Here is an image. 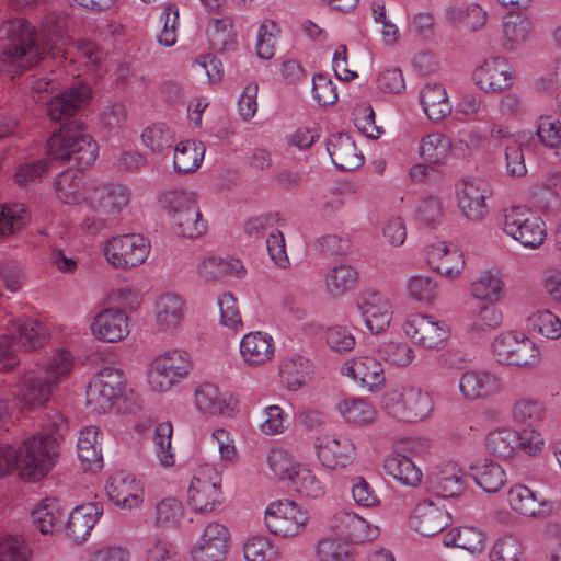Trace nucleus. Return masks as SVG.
Listing matches in <instances>:
<instances>
[{
	"mask_svg": "<svg viewBox=\"0 0 561 561\" xmlns=\"http://www.w3.org/2000/svg\"><path fill=\"white\" fill-rule=\"evenodd\" d=\"M431 489L442 497H454L465 489L463 473L456 463H447L428 477Z\"/></svg>",
	"mask_w": 561,
	"mask_h": 561,
	"instance_id": "nucleus-29",
	"label": "nucleus"
},
{
	"mask_svg": "<svg viewBox=\"0 0 561 561\" xmlns=\"http://www.w3.org/2000/svg\"><path fill=\"white\" fill-rule=\"evenodd\" d=\"M383 469L402 484L416 486L422 480V471L405 455L394 454L386 458Z\"/></svg>",
	"mask_w": 561,
	"mask_h": 561,
	"instance_id": "nucleus-41",
	"label": "nucleus"
},
{
	"mask_svg": "<svg viewBox=\"0 0 561 561\" xmlns=\"http://www.w3.org/2000/svg\"><path fill=\"white\" fill-rule=\"evenodd\" d=\"M472 78L476 84L488 93L501 92L513 84L511 66L502 57H492L477 67Z\"/></svg>",
	"mask_w": 561,
	"mask_h": 561,
	"instance_id": "nucleus-19",
	"label": "nucleus"
},
{
	"mask_svg": "<svg viewBox=\"0 0 561 561\" xmlns=\"http://www.w3.org/2000/svg\"><path fill=\"white\" fill-rule=\"evenodd\" d=\"M507 501L514 512L526 517L546 516L553 510L551 501L538 499L535 492L522 484L510 489Z\"/></svg>",
	"mask_w": 561,
	"mask_h": 561,
	"instance_id": "nucleus-24",
	"label": "nucleus"
},
{
	"mask_svg": "<svg viewBox=\"0 0 561 561\" xmlns=\"http://www.w3.org/2000/svg\"><path fill=\"white\" fill-rule=\"evenodd\" d=\"M66 512L56 499H46L32 511V520L42 534H54L62 528Z\"/></svg>",
	"mask_w": 561,
	"mask_h": 561,
	"instance_id": "nucleus-38",
	"label": "nucleus"
},
{
	"mask_svg": "<svg viewBox=\"0 0 561 561\" xmlns=\"http://www.w3.org/2000/svg\"><path fill=\"white\" fill-rule=\"evenodd\" d=\"M531 32V22L520 15H508L504 22L503 46L514 50L517 44L525 42Z\"/></svg>",
	"mask_w": 561,
	"mask_h": 561,
	"instance_id": "nucleus-52",
	"label": "nucleus"
},
{
	"mask_svg": "<svg viewBox=\"0 0 561 561\" xmlns=\"http://www.w3.org/2000/svg\"><path fill=\"white\" fill-rule=\"evenodd\" d=\"M141 139L152 152H161L172 146L173 133L164 124H156L142 131Z\"/></svg>",
	"mask_w": 561,
	"mask_h": 561,
	"instance_id": "nucleus-62",
	"label": "nucleus"
},
{
	"mask_svg": "<svg viewBox=\"0 0 561 561\" xmlns=\"http://www.w3.org/2000/svg\"><path fill=\"white\" fill-rule=\"evenodd\" d=\"M332 527L353 543L371 540L379 534L378 527H371L359 515L344 511L335 514Z\"/></svg>",
	"mask_w": 561,
	"mask_h": 561,
	"instance_id": "nucleus-28",
	"label": "nucleus"
},
{
	"mask_svg": "<svg viewBox=\"0 0 561 561\" xmlns=\"http://www.w3.org/2000/svg\"><path fill=\"white\" fill-rule=\"evenodd\" d=\"M491 196L489 184L482 180L463 181L458 190V206L470 221H481L489 214L486 199Z\"/></svg>",
	"mask_w": 561,
	"mask_h": 561,
	"instance_id": "nucleus-18",
	"label": "nucleus"
},
{
	"mask_svg": "<svg viewBox=\"0 0 561 561\" xmlns=\"http://www.w3.org/2000/svg\"><path fill=\"white\" fill-rule=\"evenodd\" d=\"M173 427L170 422H163L156 426L153 443L160 463L164 467L174 465V454L171 451V438Z\"/></svg>",
	"mask_w": 561,
	"mask_h": 561,
	"instance_id": "nucleus-61",
	"label": "nucleus"
},
{
	"mask_svg": "<svg viewBox=\"0 0 561 561\" xmlns=\"http://www.w3.org/2000/svg\"><path fill=\"white\" fill-rule=\"evenodd\" d=\"M247 561H277L279 552L268 538L252 537L243 547Z\"/></svg>",
	"mask_w": 561,
	"mask_h": 561,
	"instance_id": "nucleus-58",
	"label": "nucleus"
},
{
	"mask_svg": "<svg viewBox=\"0 0 561 561\" xmlns=\"http://www.w3.org/2000/svg\"><path fill=\"white\" fill-rule=\"evenodd\" d=\"M339 411L347 422L355 424H368L376 415L369 403L356 398L344 399L339 404Z\"/></svg>",
	"mask_w": 561,
	"mask_h": 561,
	"instance_id": "nucleus-54",
	"label": "nucleus"
},
{
	"mask_svg": "<svg viewBox=\"0 0 561 561\" xmlns=\"http://www.w3.org/2000/svg\"><path fill=\"white\" fill-rule=\"evenodd\" d=\"M191 368V358L185 351H167L151 362L148 382L153 391L165 392L187 376Z\"/></svg>",
	"mask_w": 561,
	"mask_h": 561,
	"instance_id": "nucleus-8",
	"label": "nucleus"
},
{
	"mask_svg": "<svg viewBox=\"0 0 561 561\" xmlns=\"http://www.w3.org/2000/svg\"><path fill=\"white\" fill-rule=\"evenodd\" d=\"M105 490L110 501L122 508L137 507L142 502L140 484L126 472L111 476Z\"/></svg>",
	"mask_w": 561,
	"mask_h": 561,
	"instance_id": "nucleus-22",
	"label": "nucleus"
},
{
	"mask_svg": "<svg viewBox=\"0 0 561 561\" xmlns=\"http://www.w3.org/2000/svg\"><path fill=\"white\" fill-rule=\"evenodd\" d=\"M471 294L480 300L497 301L503 295V282L497 276L485 273L471 284Z\"/></svg>",
	"mask_w": 561,
	"mask_h": 561,
	"instance_id": "nucleus-60",
	"label": "nucleus"
},
{
	"mask_svg": "<svg viewBox=\"0 0 561 561\" xmlns=\"http://www.w3.org/2000/svg\"><path fill=\"white\" fill-rule=\"evenodd\" d=\"M125 376L121 369L104 367L87 387V405L91 411L105 413L123 392Z\"/></svg>",
	"mask_w": 561,
	"mask_h": 561,
	"instance_id": "nucleus-9",
	"label": "nucleus"
},
{
	"mask_svg": "<svg viewBox=\"0 0 561 561\" xmlns=\"http://www.w3.org/2000/svg\"><path fill=\"white\" fill-rule=\"evenodd\" d=\"M205 147L202 142L195 140H186L180 142L175 147L174 152V170L178 173H190L195 171L204 157Z\"/></svg>",
	"mask_w": 561,
	"mask_h": 561,
	"instance_id": "nucleus-44",
	"label": "nucleus"
},
{
	"mask_svg": "<svg viewBox=\"0 0 561 561\" xmlns=\"http://www.w3.org/2000/svg\"><path fill=\"white\" fill-rule=\"evenodd\" d=\"M221 478L210 467L201 468L188 488V504L198 512L213 511L221 502Z\"/></svg>",
	"mask_w": 561,
	"mask_h": 561,
	"instance_id": "nucleus-13",
	"label": "nucleus"
},
{
	"mask_svg": "<svg viewBox=\"0 0 561 561\" xmlns=\"http://www.w3.org/2000/svg\"><path fill=\"white\" fill-rule=\"evenodd\" d=\"M91 331L99 340L118 342L129 333L128 317L123 310L105 309L95 316Z\"/></svg>",
	"mask_w": 561,
	"mask_h": 561,
	"instance_id": "nucleus-23",
	"label": "nucleus"
},
{
	"mask_svg": "<svg viewBox=\"0 0 561 561\" xmlns=\"http://www.w3.org/2000/svg\"><path fill=\"white\" fill-rule=\"evenodd\" d=\"M426 261L434 271L447 277L458 275L463 268L462 254L457 249L450 250L444 242L427 248Z\"/></svg>",
	"mask_w": 561,
	"mask_h": 561,
	"instance_id": "nucleus-30",
	"label": "nucleus"
},
{
	"mask_svg": "<svg viewBox=\"0 0 561 561\" xmlns=\"http://www.w3.org/2000/svg\"><path fill=\"white\" fill-rule=\"evenodd\" d=\"M317 553L321 561H350L352 548L334 538H323L318 543Z\"/></svg>",
	"mask_w": 561,
	"mask_h": 561,
	"instance_id": "nucleus-64",
	"label": "nucleus"
},
{
	"mask_svg": "<svg viewBox=\"0 0 561 561\" xmlns=\"http://www.w3.org/2000/svg\"><path fill=\"white\" fill-rule=\"evenodd\" d=\"M379 359L397 367L409 366L414 357V350L404 342H382L376 348Z\"/></svg>",
	"mask_w": 561,
	"mask_h": 561,
	"instance_id": "nucleus-50",
	"label": "nucleus"
},
{
	"mask_svg": "<svg viewBox=\"0 0 561 561\" xmlns=\"http://www.w3.org/2000/svg\"><path fill=\"white\" fill-rule=\"evenodd\" d=\"M265 526L282 537L297 535L308 520L307 513L290 500H279L271 503L265 511Z\"/></svg>",
	"mask_w": 561,
	"mask_h": 561,
	"instance_id": "nucleus-12",
	"label": "nucleus"
},
{
	"mask_svg": "<svg viewBox=\"0 0 561 561\" xmlns=\"http://www.w3.org/2000/svg\"><path fill=\"white\" fill-rule=\"evenodd\" d=\"M489 557L491 561H523L524 548L516 537L505 536L495 541Z\"/></svg>",
	"mask_w": 561,
	"mask_h": 561,
	"instance_id": "nucleus-59",
	"label": "nucleus"
},
{
	"mask_svg": "<svg viewBox=\"0 0 561 561\" xmlns=\"http://www.w3.org/2000/svg\"><path fill=\"white\" fill-rule=\"evenodd\" d=\"M101 436L102 433L95 426H88L79 434L78 456L87 470L102 468Z\"/></svg>",
	"mask_w": 561,
	"mask_h": 561,
	"instance_id": "nucleus-36",
	"label": "nucleus"
},
{
	"mask_svg": "<svg viewBox=\"0 0 561 561\" xmlns=\"http://www.w3.org/2000/svg\"><path fill=\"white\" fill-rule=\"evenodd\" d=\"M327 150L340 170L353 171L364 163V156L347 134L332 135L327 141Z\"/></svg>",
	"mask_w": 561,
	"mask_h": 561,
	"instance_id": "nucleus-25",
	"label": "nucleus"
},
{
	"mask_svg": "<svg viewBox=\"0 0 561 561\" xmlns=\"http://www.w3.org/2000/svg\"><path fill=\"white\" fill-rule=\"evenodd\" d=\"M451 148L450 139L443 134H430L422 139L420 154L430 164L439 163Z\"/></svg>",
	"mask_w": 561,
	"mask_h": 561,
	"instance_id": "nucleus-51",
	"label": "nucleus"
},
{
	"mask_svg": "<svg viewBox=\"0 0 561 561\" xmlns=\"http://www.w3.org/2000/svg\"><path fill=\"white\" fill-rule=\"evenodd\" d=\"M290 482L295 490L304 496L318 499L324 494L322 482L305 466L297 463V472Z\"/></svg>",
	"mask_w": 561,
	"mask_h": 561,
	"instance_id": "nucleus-55",
	"label": "nucleus"
},
{
	"mask_svg": "<svg viewBox=\"0 0 561 561\" xmlns=\"http://www.w3.org/2000/svg\"><path fill=\"white\" fill-rule=\"evenodd\" d=\"M159 202L172 220L173 230L178 236L192 239L206 232L207 221L203 218L194 192L171 190L163 193Z\"/></svg>",
	"mask_w": 561,
	"mask_h": 561,
	"instance_id": "nucleus-5",
	"label": "nucleus"
},
{
	"mask_svg": "<svg viewBox=\"0 0 561 561\" xmlns=\"http://www.w3.org/2000/svg\"><path fill=\"white\" fill-rule=\"evenodd\" d=\"M448 21L463 24L470 31L481 28L486 22V12L478 4H453L446 10Z\"/></svg>",
	"mask_w": 561,
	"mask_h": 561,
	"instance_id": "nucleus-47",
	"label": "nucleus"
},
{
	"mask_svg": "<svg viewBox=\"0 0 561 561\" xmlns=\"http://www.w3.org/2000/svg\"><path fill=\"white\" fill-rule=\"evenodd\" d=\"M310 363L301 356L284 359L280 364L282 382L290 391L301 388L310 379Z\"/></svg>",
	"mask_w": 561,
	"mask_h": 561,
	"instance_id": "nucleus-43",
	"label": "nucleus"
},
{
	"mask_svg": "<svg viewBox=\"0 0 561 561\" xmlns=\"http://www.w3.org/2000/svg\"><path fill=\"white\" fill-rule=\"evenodd\" d=\"M81 169L61 172L55 182V188L58 198L65 204H77L82 198V176Z\"/></svg>",
	"mask_w": 561,
	"mask_h": 561,
	"instance_id": "nucleus-48",
	"label": "nucleus"
},
{
	"mask_svg": "<svg viewBox=\"0 0 561 561\" xmlns=\"http://www.w3.org/2000/svg\"><path fill=\"white\" fill-rule=\"evenodd\" d=\"M274 350L272 336L261 331L245 334L240 343L241 355L249 365H262L268 362Z\"/></svg>",
	"mask_w": 561,
	"mask_h": 561,
	"instance_id": "nucleus-32",
	"label": "nucleus"
},
{
	"mask_svg": "<svg viewBox=\"0 0 561 561\" xmlns=\"http://www.w3.org/2000/svg\"><path fill=\"white\" fill-rule=\"evenodd\" d=\"M492 352L499 363L517 367H535L541 360L537 345L518 331L500 333L492 343Z\"/></svg>",
	"mask_w": 561,
	"mask_h": 561,
	"instance_id": "nucleus-6",
	"label": "nucleus"
},
{
	"mask_svg": "<svg viewBox=\"0 0 561 561\" xmlns=\"http://www.w3.org/2000/svg\"><path fill=\"white\" fill-rule=\"evenodd\" d=\"M0 32L7 41L0 55V70L12 78L32 68L45 55L66 59V38L58 31H48L38 37L35 27L19 18L5 22Z\"/></svg>",
	"mask_w": 561,
	"mask_h": 561,
	"instance_id": "nucleus-2",
	"label": "nucleus"
},
{
	"mask_svg": "<svg viewBox=\"0 0 561 561\" xmlns=\"http://www.w3.org/2000/svg\"><path fill=\"white\" fill-rule=\"evenodd\" d=\"M105 256L116 268H133L141 265L150 251L149 242L136 233L114 237L105 245Z\"/></svg>",
	"mask_w": 561,
	"mask_h": 561,
	"instance_id": "nucleus-10",
	"label": "nucleus"
},
{
	"mask_svg": "<svg viewBox=\"0 0 561 561\" xmlns=\"http://www.w3.org/2000/svg\"><path fill=\"white\" fill-rule=\"evenodd\" d=\"M90 99L87 87H72L48 101V116L51 121L62 123L47 141L48 154L55 160L67 161L73 168L85 169L98 157V144L79 121L69 117L81 111Z\"/></svg>",
	"mask_w": 561,
	"mask_h": 561,
	"instance_id": "nucleus-1",
	"label": "nucleus"
},
{
	"mask_svg": "<svg viewBox=\"0 0 561 561\" xmlns=\"http://www.w3.org/2000/svg\"><path fill=\"white\" fill-rule=\"evenodd\" d=\"M232 21L229 18L213 19L207 27L209 43L214 49L222 50L232 41Z\"/></svg>",
	"mask_w": 561,
	"mask_h": 561,
	"instance_id": "nucleus-63",
	"label": "nucleus"
},
{
	"mask_svg": "<svg viewBox=\"0 0 561 561\" xmlns=\"http://www.w3.org/2000/svg\"><path fill=\"white\" fill-rule=\"evenodd\" d=\"M503 231L524 247L536 249L546 237L543 220L529 208L514 206L503 211Z\"/></svg>",
	"mask_w": 561,
	"mask_h": 561,
	"instance_id": "nucleus-7",
	"label": "nucleus"
},
{
	"mask_svg": "<svg viewBox=\"0 0 561 561\" xmlns=\"http://www.w3.org/2000/svg\"><path fill=\"white\" fill-rule=\"evenodd\" d=\"M10 333H13V340L16 346L25 351L43 346L49 337L46 327L35 319L16 321Z\"/></svg>",
	"mask_w": 561,
	"mask_h": 561,
	"instance_id": "nucleus-35",
	"label": "nucleus"
},
{
	"mask_svg": "<svg viewBox=\"0 0 561 561\" xmlns=\"http://www.w3.org/2000/svg\"><path fill=\"white\" fill-rule=\"evenodd\" d=\"M443 542L474 553L483 549L484 535L474 527H459L445 534Z\"/></svg>",
	"mask_w": 561,
	"mask_h": 561,
	"instance_id": "nucleus-49",
	"label": "nucleus"
},
{
	"mask_svg": "<svg viewBox=\"0 0 561 561\" xmlns=\"http://www.w3.org/2000/svg\"><path fill=\"white\" fill-rule=\"evenodd\" d=\"M229 548V531L218 523L209 524L201 542L192 549L194 561H225Z\"/></svg>",
	"mask_w": 561,
	"mask_h": 561,
	"instance_id": "nucleus-20",
	"label": "nucleus"
},
{
	"mask_svg": "<svg viewBox=\"0 0 561 561\" xmlns=\"http://www.w3.org/2000/svg\"><path fill=\"white\" fill-rule=\"evenodd\" d=\"M547 408L545 403L535 398L523 397L514 401L511 407L513 423L526 427H535L546 419Z\"/></svg>",
	"mask_w": 561,
	"mask_h": 561,
	"instance_id": "nucleus-37",
	"label": "nucleus"
},
{
	"mask_svg": "<svg viewBox=\"0 0 561 561\" xmlns=\"http://www.w3.org/2000/svg\"><path fill=\"white\" fill-rule=\"evenodd\" d=\"M347 371L366 385L370 391L376 390L385 382L382 365L375 357L364 356L353 359Z\"/></svg>",
	"mask_w": 561,
	"mask_h": 561,
	"instance_id": "nucleus-40",
	"label": "nucleus"
},
{
	"mask_svg": "<svg viewBox=\"0 0 561 561\" xmlns=\"http://www.w3.org/2000/svg\"><path fill=\"white\" fill-rule=\"evenodd\" d=\"M102 512L95 503L77 506L69 514L67 523L68 536L75 542H82L89 536Z\"/></svg>",
	"mask_w": 561,
	"mask_h": 561,
	"instance_id": "nucleus-31",
	"label": "nucleus"
},
{
	"mask_svg": "<svg viewBox=\"0 0 561 561\" xmlns=\"http://www.w3.org/2000/svg\"><path fill=\"white\" fill-rule=\"evenodd\" d=\"M385 405L390 410V414L405 422L423 420L433 410L432 398L419 388L407 389L403 393L397 391L387 393Z\"/></svg>",
	"mask_w": 561,
	"mask_h": 561,
	"instance_id": "nucleus-11",
	"label": "nucleus"
},
{
	"mask_svg": "<svg viewBox=\"0 0 561 561\" xmlns=\"http://www.w3.org/2000/svg\"><path fill=\"white\" fill-rule=\"evenodd\" d=\"M485 446L493 456L507 459L518 449L517 431L506 427L494 430L488 434Z\"/></svg>",
	"mask_w": 561,
	"mask_h": 561,
	"instance_id": "nucleus-46",
	"label": "nucleus"
},
{
	"mask_svg": "<svg viewBox=\"0 0 561 561\" xmlns=\"http://www.w3.org/2000/svg\"><path fill=\"white\" fill-rule=\"evenodd\" d=\"M533 331L540 335L556 340L561 337V320L549 310H539L528 318Z\"/></svg>",
	"mask_w": 561,
	"mask_h": 561,
	"instance_id": "nucleus-57",
	"label": "nucleus"
},
{
	"mask_svg": "<svg viewBox=\"0 0 561 561\" xmlns=\"http://www.w3.org/2000/svg\"><path fill=\"white\" fill-rule=\"evenodd\" d=\"M185 317L182 298L172 293L162 295L156 302V323L161 331H171L181 325Z\"/></svg>",
	"mask_w": 561,
	"mask_h": 561,
	"instance_id": "nucleus-33",
	"label": "nucleus"
},
{
	"mask_svg": "<svg viewBox=\"0 0 561 561\" xmlns=\"http://www.w3.org/2000/svg\"><path fill=\"white\" fill-rule=\"evenodd\" d=\"M55 445L49 437L42 440L27 438L18 449L0 445V477L18 468L23 479L36 481L45 477L55 463Z\"/></svg>",
	"mask_w": 561,
	"mask_h": 561,
	"instance_id": "nucleus-3",
	"label": "nucleus"
},
{
	"mask_svg": "<svg viewBox=\"0 0 561 561\" xmlns=\"http://www.w3.org/2000/svg\"><path fill=\"white\" fill-rule=\"evenodd\" d=\"M317 457L323 467L331 470L347 467L353 461L355 446L343 435H323L316 438Z\"/></svg>",
	"mask_w": 561,
	"mask_h": 561,
	"instance_id": "nucleus-15",
	"label": "nucleus"
},
{
	"mask_svg": "<svg viewBox=\"0 0 561 561\" xmlns=\"http://www.w3.org/2000/svg\"><path fill=\"white\" fill-rule=\"evenodd\" d=\"M28 213L24 205L12 204L0 207V236L15 233L28 222Z\"/></svg>",
	"mask_w": 561,
	"mask_h": 561,
	"instance_id": "nucleus-53",
	"label": "nucleus"
},
{
	"mask_svg": "<svg viewBox=\"0 0 561 561\" xmlns=\"http://www.w3.org/2000/svg\"><path fill=\"white\" fill-rule=\"evenodd\" d=\"M502 378L488 370H469L462 374L459 390L467 400H480L502 391Z\"/></svg>",
	"mask_w": 561,
	"mask_h": 561,
	"instance_id": "nucleus-21",
	"label": "nucleus"
},
{
	"mask_svg": "<svg viewBox=\"0 0 561 561\" xmlns=\"http://www.w3.org/2000/svg\"><path fill=\"white\" fill-rule=\"evenodd\" d=\"M448 511L431 500L420 502L410 516L411 528L424 537L443 531L450 523Z\"/></svg>",
	"mask_w": 561,
	"mask_h": 561,
	"instance_id": "nucleus-16",
	"label": "nucleus"
},
{
	"mask_svg": "<svg viewBox=\"0 0 561 561\" xmlns=\"http://www.w3.org/2000/svg\"><path fill=\"white\" fill-rule=\"evenodd\" d=\"M403 330L412 341L424 348L438 347L448 339V330L434 317L426 314H412L403 324Z\"/></svg>",
	"mask_w": 561,
	"mask_h": 561,
	"instance_id": "nucleus-17",
	"label": "nucleus"
},
{
	"mask_svg": "<svg viewBox=\"0 0 561 561\" xmlns=\"http://www.w3.org/2000/svg\"><path fill=\"white\" fill-rule=\"evenodd\" d=\"M356 307L373 334L381 333L389 327L393 312L389 299L381 293L362 291L356 298Z\"/></svg>",
	"mask_w": 561,
	"mask_h": 561,
	"instance_id": "nucleus-14",
	"label": "nucleus"
},
{
	"mask_svg": "<svg viewBox=\"0 0 561 561\" xmlns=\"http://www.w3.org/2000/svg\"><path fill=\"white\" fill-rule=\"evenodd\" d=\"M471 476L476 483L488 493L499 492L506 483V473L496 462L485 459L471 466Z\"/></svg>",
	"mask_w": 561,
	"mask_h": 561,
	"instance_id": "nucleus-39",
	"label": "nucleus"
},
{
	"mask_svg": "<svg viewBox=\"0 0 561 561\" xmlns=\"http://www.w3.org/2000/svg\"><path fill=\"white\" fill-rule=\"evenodd\" d=\"M182 516V503L174 497L163 499L156 504L154 525L159 528H170L176 526Z\"/></svg>",
	"mask_w": 561,
	"mask_h": 561,
	"instance_id": "nucleus-56",
	"label": "nucleus"
},
{
	"mask_svg": "<svg viewBox=\"0 0 561 561\" xmlns=\"http://www.w3.org/2000/svg\"><path fill=\"white\" fill-rule=\"evenodd\" d=\"M358 277L359 274L353 266L336 265L325 276V290L331 297H341L355 287Z\"/></svg>",
	"mask_w": 561,
	"mask_h": 561,
	"instance_id": "nucleus-42",
	"label": "nucleus"
},
{
	"mask_svg": "<svg viewBox=\"0 0 561 561\" xmlns=\"http://www.w3.org/2000/svg\"><path fill=\"white\" fill-rule=\"evenodd\" d=\"M236 403L228 392H221L213 383H203L195 391V404L199 411L205 413L232 416Z\"/></svg>",
	"mask_w": 561,
	"mask_h": 561,
	"instance_id": "nucleus-27",
	"label": "nucleus"
},
{
	"mask_svg": "<svg viewBox=\"0 0 561 561\" xmlns=\"http://www.w3.org/2000/svg\"><path fill=\"white\" fill-rule=\"evenodd\" d=\"M130 192L123 184H105L96 187L89 196L91 207L101 214H116L128 205Z\"/></svg>",
	"mask_w": 561,
	"mask_h": 561,
	"instance_id": "nucleus-26",
	"label": "nucleus"
},
{
	"mask_svg": "<svg viewBox=\"0 0 561 561\" xmlns=\"http://www.w3.org/2000/svg\"><path fill=\"white\" fill-rule=\"evenodd\" d=\"M245 270L242 262L238 259L221 260L209 257L204 260L198 266V274L206 280L219 279L226 275L240 277Z\"/></svg>",
	"mask_w": 561,
	"mask_h": 561,
	"instance_id": "nucleus-45",
	"label": "nucleus"
},
{
	"mask_svg": "<svg viewBox=\"0 0 561 561\" xmlns=\"http://www.w3.org/2000/svg\"><path fill=\"white\" fill-rule=\"evenodd\" d=\"M420 101L431 121L439 122L451 112V104L442 83H426L421 91Z\"/></svg>",
	"mask_w": 561,
	"mask_h": 561,
	"instance_id": "nucleus-34",
	"label": "nucleus"
},
{
	"mask_svg": "<svg viewBox=\"0 0 561 561\" xmlns=\"http://www.w3.org/2000/svg\"><path fill=\"white\" fill-rule=\"evenodd\" d=\"M72 367L69 352L60 351L54 354L43 365H37L27 371L22 379L20 400L30 410L46 404L58 388L60 379L68 375Z\"/></svg>",
	"mask_w": 561,
	"mask_h": 561,
	"instance_id": "nucleus-4",
	"label": "nucleus"
}]
</instances>
